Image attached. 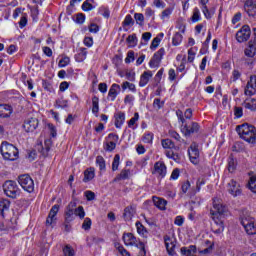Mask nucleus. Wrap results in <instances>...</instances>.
<instances>
[{
    "label": "nucleus",
    "mask_w": 256,
    "mask_h": 256,
    "mask_svg": "<svg viewBox=\"0 0 256 256\" xmlns=\"http://www.w3.org/2000/svg\"><path fill=\"white\" fill-rule=\"evenodd\" d=\"M64 217L66 223L75 221V217H79V219H85V209L83 206H78L77 208V202L72 200L65 209Z\"/></svg>",
    "instance_id": "nucleus-1"
},
{
    "label": "nucleus",
    "mask_w": 256,
    "mask_h": 256,
    "mask_svg": "<svg viewBox=\"0 0 256 256\" xmlns=\"http://www.w3.org/2000/svg\"><path fill=\"white\" fill-rule=\"evenodd\" d=\"M238 135L241 139H244L247 143L255 145L256 143V128L255 126L249 125L247 123L239 125L236 127Z\"/></svg>",
    "instance_id": "nucleus-2"
},
{
    "label": "nucleus",
    "mask_w": 256,
    "mask_h": 256,
    "mask_svg": "<svg viewBox=\"0 0 256 256\" xmlns=\"http://www.w3.org/2000/svg\"><path fill=\"white\" fill-rule=\"evenodd\" d=\"M0 151L6 161H17L19 158V150L9 142H2Z\"/></svg>",
    "instance_id": "nucleus-3"
},
{
    "label": "nucleus",
    "mask_w": 256,
    "mask_h": 256,
    "mask_svg": "<svg viewBox=\"0 0 256 256\" xmlns=\"http://www.w3.org/2000/svg\"><path fill=\"white\" fill-rule=\"evenodd\" d=\"M122 239L124 241V245H126L127 247L135 246L138 249H140L139 251L140 256L146 255L147 252L145 251V243L138 242L137 238L132 233H124Z\"/></svg>",
    "instance_id": "nucleus-4"
},
{
    "label": "nucleus",
    "mask_w": 256,
    "mask_h": 256,
    "mask_svg": "<svg viewBox=\"0 0 256 256\" xmlns=\"http://www.w3.org/2000/svg\"><path fill=\"white\" fill-rule=\"evenodd\" d=\"M4 193L7 197H11V199H17L19 195H21V189L17 185V182L13 180H8L3 185Z\"/></svg>",
    "instance_id": "nucleus-5"
},
{
    "label": "nucleus",
    "mask_w": 256,
    "mask_h": 256,
    "mask_svg": "<svg viewBox=\"0 0 256 256\" xmlns=\"http://www.w3.org/2000/svg\"><path fill=\"white\" fill-rule=\"evenodd\" d=\"M18 183L27 193H33V191H35V182L29 174L20 175L18 177Z\"/></svg>",
    "instance_id": "nucleus-6"
},
{
    "label": "nucleus",
    "mask_w": 256,
    "mask_h": 256,
    "mask_svg": "<svg viewBox=\"0 0 256 256\" xmlns=\"http://www.w3.org/2000/svg\"><path fill=\"white\" fill-rule=\"evenodd\" d=\"M241 225L244 227L247 235H256L255 218L250 216L243 217Z\"/></svg>",
    "instance_id": "nucleus-7"
},
{
    "label": "nucleus",
    "mask_w": 256,
    "mask_h": 256,
    "mask_svg": "<svg viewBox=\"0 0 256 256\" xmlns=\"http://www.w3.org/2000/svg\"><path fill=\"white\" fill-rule=\"evenodd\" d=\"M199 129L200 126L197 122H191L190 124L186 122L184 125H181V133H183L185 137H190L193 133H198Z\"/></svg>",
    "instance_id": "nucleus-8"
},
{
    "label": "nucleus",
    "mask_w": 256,
    "mask_h": 256,
    "mask_svg": "<svg viewBox=\"0 0 256 256\" xmlns=\"http://www.w3.org/2000/svg\"><path fill=\"white\" fill-rule=\"evenodd\" d=\"M249 37H251V28L247 25L242 26V28L236 33V41H238V43H245V41H249Z\"/></svg>",
    "instance_id": "nucleus-9"
},
{
    "label": "nucleus",
    "mask_w": 256,
    "mask_h": 256,
    "mask_svg": "<svg viewBox=\"0 0 256 256\" xmlns=\"http://www.w3.org/2000/svg\"><path fill=\"white\" fill-rule=\"evenodd\" d=\"M188 155L193 165H197L199 163V145L196 142L191 143L188 149Z\"/></svg>",
    "instance_id": "nucleus-10"
},
{
    "label": "nucleus",
    "mask_w": 256,
    "mask_h": 256,
    "mask_svg": "<svg viewBox=\"0 0 256 256\" xmlns=\"http://www.w3.org/2000/svg\"><path fill=\"white\" fill-rule=\"evenodd\" d=\"M165 247L168 255L175 256L177 252H175V247L177 246V240L174 237L164 236Z\"/></svg>",
    "instance_id": "nucleus-11"
},
{
    "label": "nucleus",
    "mask_w": 256,
    "mask_h": 256,
    "mask_svg": "<svg viewBox=\"0 0 256 256\" xmlns=\"http://www.w3.org/2000/svg\"><path fill=\"white\" fill-rule=\"evenodd\" d=\"M39 127V120L37 118H28L24 120L23 129L26 133H33Z\"/></svg>",
    "instance_id": "nucleus-12"
},
{
    "label": "nucleus",
    "mask_w": 256,
    "mask_h": 256,
    "mask_svg": "<svg viewBox=\"0 0 256 256\" xmlns=\"http://www.w3.org/2000/svg\"><path fill=\"white\" fill-rule=\"evenodd\" d=\"M244 10L251 19L256 17V0H246Z\"/></svg>",
    "instance_id": "nucleus-13"
},
{
    "label": "nucleus",
    "mask_w": 256,
    "mask_h": 256,
    "mask_svg": "<svg viewBox=\"0 0 256 256\" xmlns=\"http://www.w3.org/2000/svg\"><path fill=\"white\" fill-rule=\"evenodd\" d=\"M163 55H165V48H160L151 58L149 65L153 69L155 67H159L161 63V59H163Z\"/></svg>",
    "instance_id": "nucleus-14"
},
{
    "label": "nucleus",
    "mask_w": 256,
    "mask_h": 256,
    "mask_svg": "<svg viewBox=\"0 0 256 256\" xmlns=\"http://www.w3.org/2000/svg\"><path fill=\"white\" fill-rule=\"evenodd\" d=\"M153 175H158L161 179L167 175V166L161 162L158 161L154 164V170L152 171Z\"/></svg>",
    "instance_id": "nucleus-15"
},
{
    "label": "nucleus",
    "mask_w": 256,
    "mask_h": 256,
    "mask_svg": "<svg viewBox=\"0 0 256 256\" xmlns=\"http://www.w3.org/2000/svg\"><path fill=\"white\" fill-rule=\"evenodd\" d=\"M137 213V206L131 204L124 209L123 218L124 221H131L135 214Z\"/></svg>",
    "instance_id": "nucleus-16"
},
{
    "label": "nucleus",
    "mask_w": 256,
    "mask_h": 256,
    "mask_svg": "<svg viewBox=\"0 0 256 256\" xmlns=\"http://www.w3.org/2000/svg\"><path fill=\"white\" fill-rule=\"evenodd\" d=\"M59 213V204H55L50 209L48 217L46 219V225H53L55 221H57V214Z\"/></svg>",
    "instance_id": "nucleus-17"
},
{
    "label": "nucleus",
    "mask_w": 256,
    "mask_h": 256,
    "mask_svg": "<svg viewBox=\"0 0 256 256\" xmlns=\"http://www.w3.org/2000/svg\"><path fill=\"white\" fill-rule=\"evenodd\" d=\"M256 94V76H251L245 88V95L249 97Z\"/></svg>",
    "instance_id": "nucleus-18"
},
{
    "label": "nucleus",
    "mask_w": 256,
    "mask_h": 256,
    "mask_svg": "<svg viewBox=\"0 0 256 256\" xmlns=\"http://www.w3.org/2000/svg\"><path fill=\"white\" fill-rule=\"evenodd\" d=\"M228 193H230V195H232L233 197H238V195H241V188L237 181L232 179L228 183Z\"/></svg>",
    "instance_id": "nucleus-19"
},
{
    "label": "nucleus",
    "mask_w": 256,
    "mask_h": 256,
    "mask_svg": "<svg viewBox=\"0 0 256 256\" xmlns=\"http://www.w3.org/2000/svg\"><path fill=\"white\" fill-rule=\"evenodd\" d=\"M13 114V107L9 104H0V118L9 119Z\"/></svg>",
    "instance_id": "nucleus-20"
},
{
    "label": "nucleus",
    "mask_w": 256,
    "mask_h": 256,
    "mask_svg": "<svg viewBox=\"0 0 256 256\" xmlns=\"http://www.w3.org/2000/svg\"><path fill=\"white\" fill-rule=\"evenodd\" d=\"M213 208L215 209V213H219L224 215V213H227V206L223 204V200L219 198H214L213 200Z\"/></svg>",
    "instance_id": "nucleus-21"
},
{
    "label": "nucleus",
    "mask_w": 256,
    "mask_h": 256,
    "mask_svg": "<svg viewBox=\"0 0 256 256\" xmlns=\"http://www.w3.org/2000/svg\"><path fill=\"white\" fill-rule=\"evenodd\" d=\"M119 91H121V86L119 84H112L109 92H108V98L110 101H115L117 99V95H119Z\"/></svg>",
    "instance_id": "nucleus-22"
},
{
    "label": "nucleus",
    "mask_w": 256,
    "mask_h": 256,
    "mask_svg": "<svg viewBox=\"0 0 256 256\" xmlns=\"http://www.w3.org/2000/svg\"><path fill=\"white\" fill-rule=\"evenodd\" d=\"M114 118H115V127L117 129H121V127H123V123H125V112H117L115 115H114Z\"/></svg>",
    "instance_id": "nucleus-23"
},
{
    "label": "nucleus",
    "mask_w": 256,
    "mask_h": 256,
    "mask_svg": "<svg viewBox=\"0 0 256 256\" xmlns=\"http://www.w3.org/2000/svg\"><path fill=\"white\" fill-rule=\"evenodd\" d=\"M246 57H255L256 54V39L249 42L248 47L244 51Z\"/></svg>",
    "instance_id": "nucleus-24"
},
{
    "label": "nucleus",
    "mask_w": 256,
    "mask_h": 256,
    "mask_svg": "<svg viewBox=\"0 0 256 256\" xmlns=\"http://www.w3.org/2000/svg\"><path fill=\"white\" fill-rule=\"evenodd\" d=\"M227 169L229 173H235L237 171V159L231 154L227 160Z\"/></svg>",
    "instance_id": "nucleus-25"
},
{
    "label": "nucleus",
    "mask_w": 256,
    "mask_h": 256,
    "mask_svg": "<svg viewBox=\"0 0 256 256\" xmlns=\"http://www.w3.org/2000/svg\"><path fill=\"white\" fill-rule=\"evenodd\" d=\"M131 177V170L123 169L121 172L114 178V182L125 181Z\"/></svg>",
    "instance_id": "nucleus-26"
},
{
    "label": "nucleus",
    "mask_w": 256,
    "mask_h": 256,
    "mask_svg": "<svg viewBox=\"0 0 256 256\" xmlns=\"http://www.w3.org/2000/svg\"><path fill=\"white\" fill-rule=\"evenodd\" d=\"M210 213H211L212 220L214 221V225L225 226V224L223 223V219H225V216H223V214H219L213 211H211Z\"/></svg>",
    "instance_id": "nucleus-27"
},
{
    "label": "nucleus",
    "mask_w": 256,
    "mask_h": 256,
    "mask_svg": "<svg viewBox=\"0 0 256 256\" xmlns=\"http://www.w3.org/2000/svg\"><path fill=\"white\" fill-rule=\"evenodd\" d=\"M151 77H153V72L145 71L140 77L139 87H145V85L149 83V79H151Z\"/></svg>",
    "instance_id": "nucleus-28"
},
{
    "label": "nucleus",
    "mask_w": 256,
    "mask_h": 256,
    "mask_svg": "<svg viewBox=\"0 0 256 256\" xmlns=\"http://www.w3.org/2000/svg\"><path fill=\"white\" fill-rule=\"evenodd\" d=\"M243 107L250 111H256V98H246L243 102Z\"/></svg>",
    "instance_id": "nucleus-29"
},
{
    "label": "nucleus",
    "mask_w": 256,
    "mask_h": 256,
    "mask_svg": "<svg viewBox=\"0 0 256 256\" xmlns=\"http://www.w3.org/2000/svg\"><path fill=\"white\" fill-rule=\"evenodd\" d=\"M11 202L7 199H0V213L2 217H5V211H9Z\"/></svg>",
    "instance_id": "nucleus-30"
},
{
    "label": "nucleus",
    "mask_w": 256,
    "mask_h": 256,
    "mask_svg": "<svg viewBox=\"0 0 256 256\" xmlns=\"http://www.w3.org/2000/svg\"><path fill=\"white\" fill-rule=\"evenodd\" d=\"M249 181L247 183V187L252 193H256V175H253V172L249 173Z\"/></svg>",
    "instance_id": "nucleus-31"
},
{
    "label": "nucleus",
    "mask_w": 256,
    "mask_h": 256,
    "mask_svg": "<svg viewBox=\"0 0 256 256\" xmlns=\"http://www.w3.org/2000/svg\"><path fill=\"white\" fill-rule=\"evenodd\" d=\"M209 3V0H200V5H202V13L204 14L206 19H211L213 15L211 12H209V8H207V4Z\"/></svg>",
    "instance_id": "nucleus-32"
},
{
    "label": "nucleus",
    "mask_w": 256,
    "mask_h": 256,
    "mask_svg": "<svg viewBox=\"0 0 256 256\" xmlns=\"http://www.w3.org/2000/svg\"><path fill=\"white\" fill-rule=\"evenodd\" d=\"M95 178V168H89L87 170H85L84 172V183H87L89 181H92V179Z\"/></svg>",
    "instance_id": "nucleus-33"
},
{
    "label": "nucleus",
    "mask_w": 256,
    "mask_h": 256,
    "mask_svg": "<svg viewBox=\"0 0 256 256\" xmlns=\"http://www.w3.org/2000/svg\"><path fill=\"white\" fill-rule=\"evenodd\" d=\"M87 59V48H80V52L75 55V60L78 63H83Z\"/></svg>",
    "instance_id": "nucleus-34"
},
{
    "label": "nucleus",
    "mask_w": 256,
    "mask_h": 256,
    "mask_svg": "<svg viewBox=\"0 0 256 256\" xmlns=\"http://www.w3.org/2000/svg\"><path fill=\"white\" fill-rule=\"evenodd\" d=\"M92 113L96 117L99 115V97L97 96L92 97Z\"/></svg>",
    "instance_id": "nucleus-35"
},
{
    "label": "nucleus",
    "mask_w": 256,
    "mask_h": 256,
    "mask_svg": "<svg viewBox=\"0 0 256 256\" xmlns=\"http://www.w3.org/2000/svg\"><path fill=\"white\" fill-rule=\"evenodd\" d=\"M137 121H139V114L137 112L134 113V116L128 121V127L129 129H137L139 125L137 124Z\"/></svg>",
    "instance_id": "nucleus-36"
},
{
    "label": "nucleus",
    "mask_w": 256,
    "mask_h": 256,
    "mask_svg": "<svg viewBox=\"0 0 256 256\" xmlns=\"http://www.w3.org/2000/svg\"><path fill=\"white\" fill-rule=\"evenodd\" d=\"M153 202H154V205L156 207H158V209H165L166 205H167V201H165V199L163 198H159V197H153Z\"/></svg>",
    "instance_id": "nucleus-37"
},
{
    "label": "nucleus",
    "mask_w": 256,
    "mask_h": 256,
    "mask_svg": "<svg viewBox=\"0 0 256 256\" xmlns=\"http://www.w3.org/2000/svg\"><path fill=\"white\" fill-rule=\"evenodd\" d=\"M121 87H122V91H126V89H129V91H131L132 93H137V87L135 86V84L129 81L123 82Z\"/></svg>",
    "instance_id": "nucleus-38"
},
{
    "label": "nucleus",
    "mask_w": 256,
    "mask_h": 256,
    "mask_svg": "<svg viewBox=\"0 0 256 256\" xmlns=\"http://www.w3.org/2000/svg\"><path fill=\"white\" fill-rule=\"evenodd\" d=\"M182 42H183V35L181 34V32H176L172 38V45H174V47H177L181 45Z\"/></svg>",
    "instance_id": "nucleus-39"
},
{
    "label": "nucleus",
    "mask_w": 256,
    "mask_h": 256,
    "mask_svg": "<svg viewBox=\"0 0 256 256\" xmlns=\"http://www.w3.org/2000/svg\"><path fill=\"white\" fill-rule=\"evenodd\" d=\"M63 256H75V249L71 245L66 244L62 249Z\"/></svg>",
    "instance_id": "nucleus-40"
},
{
    "label": "nucleus",
    "mask_w": 256,
    "mask_h": 256,
    "mask_svg": "<svg viewBox=\"0 0 256 256\" xmlns=\"http://www.w3.org/2000/svg\"><path fill=\"white\" fill-rule=\"evenodd\" d=\"M136 228H137V233L139 235H142V237H147V228L141 224V222L137 221L136 222Z\"/></svg>",
    "instance_id": "nucleus-41"
},
{
    "label": "nucleus",
    "mask_w": 256,
    "mask_h": 256,
    "mask_svg": "<svg viewBox=\"0 0 256 256\" xmlns=\"http://www.w3.org/2000/svg\"><path fill=\"white\" fill-rule=\"evenodd\" d=\"M161 144L164 149H175V143L171 139H163Z\"/></svg>",
    "instance_id": "nucleus-42"
},
{
    "label": "nucleus",
    "mask_w": 256,
    "mask_h": 256,
    "mask_svg": "<svg viewBox=\"0 0 256 256\" xmlns=\"http://www.w3.org/2000/svg\"><path fill=\"white\" fill-rule=\"evenodd\" d=\"M96 164L98 165L100 171H105L106 164H105V158H103V156L96 157Z\"/></svg>",
    "instance_id": "nucleus-43"
},
{
    "label": "nucleus",
    "mask_w": 256,
    "mask_h": 256,
    "mask_svg": "<svg viewBox=\"0 0 256 256\" xmlns=\"http://www.w3.org/2000/svg\"><path fill=\"white\" fill-rule=\"evenodd\" d=\"M115 147H117V142L107 141L104 144L105 151H108L109 153H111V151H115Z\"/></svg>",
    "instance_id": "nucleus-44"
},
{
    "label": "nucleus",
    "mask_w": 256,
    "mask_h": 256,
    "mask_svg": "<svg viewBox=\"0 0 256 256\" xmlns=\"http://www.w3.org/2000/svg\"><path fill=\"white\" fill-rule=\"evenodd\" d=\"M153 132H146L143 137H142V141L143 143H148V144H151L153 143Z\"/></svg>",
    "instance_id": "nucleus-45"
},
{
    "label": "nucleus",
    "mask_w": 256,
    "mask_h": 256,
    "mask_svg": "<svg viewBox=\"0 0 256 256\" xmlns=\"http://www.w3.org/2000/svg\"><path fill=\"white\" fill-rule=\"evenodd\" d=\"M121 161V156L119 154H116L114 156L113 162H112V171H117L119 169V163Z\"/></svg>",
    "instance_id": "nucleus-46"
},
{
    "label": "nucleus",
    "mask_w": 256,
    "mask_h": 256,
    "mask_svg": "<svg viewBox=\"0 0 256 256\" xmlns=\"http://www.w3.org/2000/svg\"><path fill=\"white\" fill-rule=\"evenodd\" d=\"M134 19H135L137 25H140L141 27H143V23L145 21V16L142 13H135Z\"/></svg>",
    "instance_id": "nucleus-47"
},
{
    "label": "nucleus",
    "mask_w": 256,
    "mask_h": 256,
    "mask_svg": "<svg viewBox=\"0 0 256 256\" xmlns=\"http://www.w3.org/2000/svg\"><path fill=\"white\" fill-rule=\"evenodd\" d=\"M223 231H225V226H217V225H213L212 226V232L214 235H222Z\"/></svg>",
    "instance_id": "nucleus-48"
},
{
    "label": "nucleus",
    "mask_w": 256,
    "mask_h": 256,
    "mask_svg": "<svg viewBox=\"0 0 256 256\" xmlns=\"http://www.w3.org/2000/svg\"><path fill=\"white\" fill-rule=\"evenodd\" d=\"M201 19V12L199 8H194L193 15H192V23H197Z\"/></svg>",
    "instance_id": "nucleus-49"
},
{
    "label": "nucleus",
    "mask_w": 256,
    "mask_h": 256,
    "mask_svg": "<svg viewBox=\"0 0 256 256\" xmlns=\"http://www.w3.org/2000/svg\"><path fill=\"white\" fill-rule=\"evenodd\" d=\"M115 248L119 251V253L122 256H131V254H129V251H127V249H125L121 244L116 243Z\"/></svg>",
    "instance_id": "nucleus-50"
},
{
    "label": "nucleus",
    "mask_w": 256,
    "mask_h": 256,
    "mask_svg": "<svg viewBox=\"0 0 256 256\" xmlns=\"http://www.w3.org/2000/svg\"><path fill=\"white\" fill-rule=\"evenodd\" d=\"M69 105V102L63 98L57 99L56 100V107H58V109H65V107H67Z\"/></svg>",
    "instance_id": "nucleus-51"
},
{
    "label": "nucleus",
    "mask_w": 256,
    "mask_h": 256,
    "mask_svg": "<svg viewBox=\"0 0 256 256\" xmlns=\"http://www.w3.org/2000/svg\"><path fill=\"white\" fill-rule=\"evenodd\" d=\"M169 135L170 137H172V139H175V141H178V143H184L185 140L181 139V135H179V133H177L176 131H169Z\"/></svg>",
    "instance_id": "nucleus-52"
},
{
    "label": "nucleus",
    "mask_w": 256,
    "mask_h": 256,
    "mask_svg": "<svg viewBox=\"0 0 256 256\" xmlns=\"http://www.w3.org/2000/svg\"><path fill=\"white\" fill-rule=\"evenodd\" d=\"M243 117V108L239 106L234 107V119H241Z\"/></svg>",
    "instance_id": "nucleus-53"
},
{
    "label": "nucleus",
    "mask_w": 256,
    "mask_h": 256,
    "mask_svg": "<svg viewBox=\"0 0 256 256\" xmlns=\"http://www.w3.org/2000/svg\"><path fill=\"white\" fill-rule=\"evenodd\" d=\"M173 13V8H166L162 14H161V19H163V21L169 19V17H171V14Z\"/></svg>",
    "instance_id": "nucleus-54"
},
{
    "label": "nucleus",
    "mask_w": 256,
    "mask_h": 256,
    "mask_svg": "<svg viewBox=\"0 0 256 256\" xmlns=\"http://www.w3.org/2000/svg\"><path fill=\"white\" fill-rule=\"evenodd\" d=\"M176 116L178 118L179 123H181V125H184L187 123V120H185V114H183V111L177 110Z\"/></svg>",
    "instance_id": "nucleus-55"
},
{
    "label": "nucleus",
    "mask_w": 256,
    "mask_h": 256,
    "mask_svg": "<svg viewBox=\"0 0 256 256\" xmlns=\"http://www.w3.org/2000/svg\"><path fill=\"white\" fill-rule=\"evenodd\" d=\"M159 43H161V38H159V36L155 37L153 40H152V43L150 45V49L152 51H155V49L157 47H159Z\"/></svg>",
    "instance_id": "nucleus-56"
},
{
    "label": "nucleus",
    "mask_w": 256,
    "mask_h": 256,
    "mask_svg": "<svg viewBox=\"0 0 256 256\" xmlns=\"http://www.w3.org/2000/svg\"><path fill=\"white\" fill-rule=\"evenodd\" d=\"M91 225V218H85L82 224V229H84V231H89V229H91Z\"/></svg>",
    "instance_id": "nucleus-57"
},
{
    "label": "nucleus",
    "mask_w": 256,
    "mask_h": 256,
    "mask_svg": "<svg viewBox=\"0 0 256 256\" xmlns=\"http://www.w3.org/2000/svg\"><path fill=\"white\" fill-rule=\"evenodd\" d=\"M69 63H71V59L67 56L63 57L60 61H59V67L63 68V67H67V65H69Z\"/></svg>",
    "instance_id": "nucleus-58"
},
{
    "label": "nucleus",
    "mask_w": 256,
    "mask_h": 256,
    "mask_svg": "<svg viewBox=\"0 0 256 256\" xmlns=\"http://www.w3.org/2000/svg\"><path fill=\"white\" fill-rule=\"evenodd\" d=\"M93 9H95V6L92 5L91 3L85 1L82 4V10L84 11H93Z\"/></svg>",
    "instance_id": "nucleus-59"
},
{
    "label": "nucleus",
    "mask_w": 256,
    "mask_h": 256,
    "mask_svg": "<svg viewBox=\"0 0 256 256\" xmlns=\"http://www.w3.org/2000/svg\"><path fill=\"white\" fill-rule=\"evenodd\" d=\"M163 105H165V102L161 101V99L159 98L154 99V102H153L154 109H161Z\"/></svg>",
    "instance_id": "nucleus-60"
},
{
    "label": "nucleus",
    "mask_w": 256,
    "mask_h": 256,
    "mask_svg": "<svg viewBox=\"0 0 256 256\" xmlns=\"http://www.w3.org/2000/svg\"><path fill=\"white\" fill-rule=\"evenodd\" d=\"M127 43H129L130 45H137V35L136 34H132L129 35L127 37Z\"/></svg>",
    "instance_id": "nucleus-61"
},
{
    "label": "nucleus",
    "mask_w": 256,
    "mask_h": 256,
    "mask_svg": "<svg viewBox=\"0 0 256 256\" xmlns=\"http://www.w3.org/2000/svg\"><path fill=\"white\" fill-rule=\"evenodd\" d=\"M183 223H185V218L183 216H176L174 224H176L177 227H183Z\"/></svg>",
    "instance_id": "nucleus-62"
},
{
    "label": "nucleus",
    "mask_w": 256,
    "mask_h": 256,
    "mask_svg": "<svg viewBox=\"0 0 256 256\" xmlns=\"http://www.w3.org/2000/svg\"><path fill=\"white\" fill-rule=\"evenodd\" d=\"M123 25L125 27H129V25H133V17H131L130 14L126 15L124 21H123Z\"/></svg>",
    "instance_id": "nucleus-63"
},
{
    "label": "nucleus",
    "mask_w": 256,
    "mask_h": 256,
    "mask_svg": "<svg viewBox=\"0 0 256 256\" xmlns=\"http://www.w3.org/2000/svg\"><path fill=\"white\" fill-rule=\"evenodd\" d=\"M90 33H99V25L91 23L88 27Z\"/></svg>",
    "instance_id": "nucleus-64"
}]
</instances>
